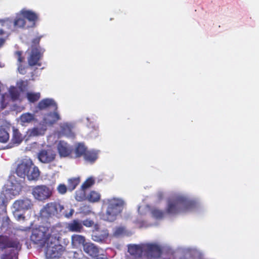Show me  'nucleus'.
<instances>
[{
  "label": "nucleus",
  "mask_w": 259,
  "mask_h": 259,
  "mask_svg": "<svg viewBox=\"0 0 259 259\" xmlns=\"http://www.w3.org/2000/svg\"><path fill=\"white\" fill-rule=\"evenodd\" d=\"M94 259H108V258L104 255H98L95 257Z\"/></svg>",
  "instance_id": "nucleus-48"
},
{
  "label": "nucleus",
  "mask_w": 259,
  "mask_h": 259,
  "mask_svg": "<svg viewBox=\"0 0 259 259\" xmlns=\"http://www.w3.org/2000/svg\"><path fill=\"white\" fill-rule=\"evenodd\" d=\"M83 158L85 161L93 163L98 158V154L94 151H89L87 150L83 156Z\"/></svg>",
  "instance_id": "nucleus-22"
},
{
  "label": "nucleus",
  "mask_w": 259,
  "mask_h": 259,
  "mask_svg": "<svg viewBox=\"0 0 259 259\" xmlns=\"http://www.w3.org/2000/svg\"><path fill=\"white\" fill-rule=\"evenodd\" d=\"M63 205L57 202H51L48 203L40 210V215L45 218L56 216L60 217L64 215L67 218L71 217L74 212V210L71 209L69 213L63 211Z\"/></svg>",
  "instance_id": "nucleus-3"
},
{
  "label": "nucleus",
  "mask_w": 259,
  "mask_h": 259,
  "mask_svg": "<svg viewBox=\"0 0 259 259\" xmlns=\"http://www.w3.org/2000/svg\"><path fill=\"white\" fill-rule=\"evenodd\" d=\"M80 183L79 178H72L68 181V189L72 191L74 190Z\"/></svg>",
  "instance_id": "nucleus-28"
},
{
  "label": "nucleus",
  "mask_w": 259,
  "mask_h": 259,
  "mask_svg": "<svg viewBox=\"0 0 259 259\" xmlns=\"http://www.w3.org/2000/svg\"><path fill=\"white\" fill-rule=\"evenodd\" d=\"M17 85L20 91L23 92L26 89L27 83V82H25L23 80H20L17 83Z\"/></svg>",
  "instance_id": "nucleus-42"
},
{
  "label": "nucleus",
  "mask_w": 259,
  "mask_h": 259,
  "mask_svg": "<svg viewBox=\"0 0 259 259\" xmlns=\"http://www.w3.org/2000/svg\"><path fill=\"white\" fill-rule=\"evenodd\" d=\"M26 97L31 103H34L39 100L40 98V93L39 92H27L26 94Z\"/></svg>",
  "instance_id": "nucleus-24"
},
{
  "label": "nucleus",
  "mask_w": 259,
  "mask_h": 259,
  "mask_svg": "<svg viewBox=\"0 0 259 259\" xmlns=\"http://www.w3.org/2000/svg\"><path fill=\"white\" fill-rule=\"evenodd\" d=\"M122 231V229H121V228H118V229H117V230H116V233H118L119 232H120V231Z\"/></svg>",
  "instance_id": "nucleus-51"
},
{
  "label": "nucleus",
  "mask_w": 259,
  "mask_h": 259,
  "mask_svg": "<svg viewBox=\"0 0 259 259\" xmlns=\"http://www.w3.org/2000/svg\"><path fill=\"white\" fill-rule=\"evenodd\" d=\"M48 116H50L52 119L49 121V123L53 124L60 119V116L57 110L54 111L53 112H50Z\"/></svg>",
  "instance_id": "nucleus-33"
},
{
  "label": "nucleus",
  "mask_w": 259,
  "mask_h": 259,
  "mask_svg": "<svg viewBox=\"0 0 259 259\" xmlns=\"http://www.w3.org/2000/svg\"><path fill=\"white\" fill-rule=\"evenodd\" d=\"M87 150V148L83 144H78L75 149V157H80L82 156H83Z\"/></svg>",
  "instance_id": "nucleus-25"
},
{
  "label": "nucleus",
  "mask_w": 259,
  "mask_h": 259,
  "mask_svg": "<svg viewBox=\"0 0 259 259\" xmlns=\"http://www.w3.org/2000/svg\"><path fill=\"white\" fill-rule=\"evenodd\" d=\"M32 194L35 199L39 201H44L49 198L52 192L49 187L46 185H37L32 189Z\"/></svg>",
  "instance_id": "nucleus-7"
},
{
  "label": "nucleus",
  "mask_w": 259,
  "mask_h": 259,
  "mask_svg": "<svg viewBox=\"0 0 259 259\" xmlns=\"http://www.w3.org/2000/svg\"><path fill=\"white\" fill-rule=\"evenodd\" d=\"M72 243L74 246H83L85 243V237L82 235L74 234L71 237Z\"/></svg>",
  "instance_id": "nucleus-20"
},
{
  "label": "nucleus",
  "mask_w": 259,
  "mask_h": 259,
  "mask_svg": "<svg viewBox=\"0 0 259 259\" xmlns=\"http://www.w3.org/2000/svg\"><path fill=\"white\" fill-rule=\"evenodd\" d=\"M3 84L2 83L0 82V96H1V102L2 103H3L4 100V98H5V96L4 94H2L1 93V92H2V88H3Z\"/></svg>",
  "instance_id": "nucleus-47"
},
{
  "label": "nucleus",
  "mask_w": 259,
  "mask_h": 259,
  "mask_svg": "<svg viewBox=\"0 0 259 259\" xmlns=\"http://www.w3.org/2000/svg\"><path fill=\"white\" fill-rule=\"evenodd\" d=\"M144 251L145 254H150L154 257H159L162 253V250L160 246L154 244L144 245Z\"/></svg>",
  "instance_id": "nucleus-13"
},
{
  "label": "nucleus",
  "mask_w": 259,
  "mask_h": 259,
  "mask_svg": "<svg viewBox=\"0 0 259 259\" xmlns=\"http://www.w3.org/2000/svg\"><path fill=\"white\" fill-rule=\"evenodd\" d=\"M82 225L87 227H91L94 225V222L90 219H86L82 221Z\"/></svg>",
  "instance_id": "nucleus-43"
},
{
  "label": "nucleus",
  "mask_w": 259,
  "mask_h": 259,
  "mask_svg": "<svg viewBox=\"0 0 259 259\" xmlns=\"http://www.w3.org/2000/svg\"><path fill=\"white\" fill-rule=\"evenodd\" d=\"M9 94L13 101L19 100L20 94L16 88L11 87L9 90Z\"/></svg>",
  "instance_id": "nucleus-29"
},
{
  "label": "nucleus",
  "mask_w": 259,
  "mask_h": 259,
  "mask_svg": "<svg viewBox=\"0 0 259 259\" xmlns=\"http://www.w3.org/2000/svg\"><path fill=\"white\" fill-rule=\"evenodd\" d=\"M94 183L95 181L94 179L92 178H89L82 184L81 185V189L82 190H85L91 187L94 184Z\"/></svg>",
  "instance_id": "nucleus-35"
},
{
  "label": "nucleus",
  "mask_w": 259,
  "mask_h": 259,
  "mask_svg": "<svg viewBox=\"0 0 259 259\" xmlns=\"http://www.w3.org/2000/svg\"><path fill=\"white\" fill-rule=\"evenodd\" d=\"M15 249H11L10 252L5 253L1 255V259H13L16 256Z\"/></svg>",
  "instance_id": "nucleus-37"
},
{
  "label": "nucleus",
  "mask_w": 259,
  "mask_h": 259,
  "mask_svg": "<svg viewBox=\"0 0 259 259\" xmlns=\"http://www.w3.org/2000/svg\"><path fill=\"white\" fill-rule=\"evenodd\" d=\"M94 228L97 231H98V230L99 229V227L98 224H95L94 225Z\"/></svg>",
  "instance_id": "nucleus-50"
},
{
  "label": "nucleus",
  "mask_w": 259,
  "mask_h": 259,
  "mask_svg": "<svg viewBox=\"0 0 259 259\" xmlns=\"http://www.w3.org/2000/svg\"><path fill=\"white\" fill-rule=\"evenodd\" d=\"M4 21L3 20H0V22H3Z\"/></svg>",
  "instance_id": "nucleus-53"
},
{
  "label": "nucleus",
  "mask_w": 259,
  "mask_h": 259,
  "mask_svg": "<svg viewBox=\"0 0 259 259\" xmlns=\"http://www.w3.org/2000/svg\"><path fill=\"white\" fill-rule=\"evenodd\" d=\"M5 34V31L2 29H0V48L3 46L5 42V39L4 37Z\"/></svg>",
  "instance_id": "nucleus-45"
},
{
  "label": "nucleus",
  "mask_w": 259,
  "mask_h": 259,
  "mask_svg": "<svg viewBox=\"0 0 259 259\" xmlns=\"http://www.w3.org/2000/svg\"><path fill=\"white\" fill-rule=\"evenodd\" d=\"M16 173L21 178L26 176L29 180H37L40 176L39 169L30 159H24L19 164Z\"/></svg>",
  "instance_id": "nucleus-2"
},
{
  "label": "nucleus",
  "mask_w": 259,
  "mask_h": 259,
  "mask_svg": "<svg viewBox=\"0 0 259 259\" xmlns=\"http://www.w3.org/2000/svg\"><path fill=\"white\" fill-rule=\"evenodd\" d=\"M179 259H192V257H188L186 256H183L179 258Z\"/></svg>",
  "instance_id": "nucleus-49"
},
{
  "label": "nucleus",
  "mask_w": 259,
  "mask_h": 259,
  "mask_svg": "<svg viewBox=\"0 0 259 259\" xmlns=\"http://www.w3.org/2000/svg\"><path fill=\"white\" fill-rule=\"evenodd\" d=\"M56 152L51 147L41 149L37 153V158L43 163H49L56 158Z\"/></svg>",
  "instance_id": "nucleus-9"
},
{
  "label": "nucleus",
  "mask_w": 259,
  "mask_h": 259,
  "mask_svg": "<svg viewBox=\"0 0 259 259\" xmlns=\"http://www.w3.org/2000/svg\"><path fill=\"white\" fill-rule=\"evenodd\" d=\"M7 204L4 194L0 193V209L6 211Z\"/></svg>",
  "instance_id": "nucleus-40"
},
{
  "label": "nucleus",
  "mask_w": 259,
  "mask_h": 259,
  "mask_svg": "<svg viewBox=\"0 0 259 259\" xmlns=\"http://www.w3.org/2000/svg\"><path fill=\"white\" fill-rule=\"evenodd\" d=\"M76 199L77 200H79V201H80L82 200V199L80 198V199H78L77 198V196L76 197Z\"/></svg>",
  "instance_id": "nucleus-52"
},
{
  "label": "nucleus",
  "mask_w": 259,
  "mask_h": 259,
  "mask_svg": "<svg viewBox=\"0 0 259 259\" xmlns=\"http://www.w3.org/2000/svg\"><path fill=\"white\" fill-rule=\"evenodd\" d=\"M12 223L10 218L8 217H6L4 218L3 220L1 228L6 229V230H7L9 228H10Z\"/></svg>",
  "instance_id": "nucleus-36"
},
{
  "label": "nucleus",
  "mask_w": 259,
  "mask_h": 259,
  "mask_svg": "<svg viewBox=\"0 0 259 259\" xmlns=\"http://www.w3.org/2000/svg\"><path fill=\"white\" fill-rule=\"evenodd\" d=\"M108 206L107 208L105 220L109 222H113L117 219L123 208L124 202L120 199L111 198L107 200Z\"/></svg>",
  "instance_id": "nucleus-4"
},
{
  "label": "nucleus",
  "mask_w": 259,
  "mask_h": 259,
  "mask_svg": "<svg viewBox=\"0 0 259 259\" xmlns=\"http://www.w3.org/2000/svg\"><path fill=\"white\" fill-rule=\"evenodd\" d=\"M34 119V114L28 112L22 114L20 117V121L23 123H30L33 121Z\"/></svg>",
  "instance_id": "nucleus-26"
},
{
  "label": "nucleus",
  "mask_w": 259,
  "mask_h": 259,
  "mask_svg": "<svg viewBox=\"0 0 259 259\" xmlns=\"http://www.w3.org/2000/svg\"><path fill=\"white\" fill-rule=\"evenodd\" d=\"M108 236V234L106 231H103V233L102 234L96 232L92 235V238L94 241L99 242L106 238Z\"/></svg>",
  "instance_id": "nucleus-30"
},
{
  "label": "nucleus",
  "mask_w": 259,
  "mask_h": 259,
  "mask_svg": "<svg viewBox=\"0 0 259 259\" xmlns=\"http://www.w3.org/2000/svg\"><path fill=\"white\" fill-rule=\"evenodd\" d=\"M194 206V202L182 195H176L167 200L165 212L169 214L175 215L185 212Z\"/></svg>",
  "instance_id": "nucleus-1"
},
{
  "label": "nucleus",
  "mask_w": 259,
  "mask_h": 259,
  "mask_svg": "<svg viewBox=\"0 0 259 259\" xmlns=\"http://www.w3.org/2000/svg\"><path fill=\"white\" fill-rule=\"evenodd\" d=\"M41 58V54L39 49L31 50L29 57L28 58V63L30 66L40 65L38 62Z\"/></svg>",
  "instance_id": "nucleus-15"
},
{
  "label": "nucleus",
  "mask_w": 259,
  "mask_h": 259,
  "mask_svg": "<svg viewBox=\"0 0 259 259\" xmlns=\"http://www.w3.org/2000/svg\"><path fill=\"white\" fill-rule=\"evenodd\" d=\"M100 198V194L95 191H91L87 196L88 201L93 203L98 202Z\"/></svg>",
  "instance_id": "nucleus-27"
},
{
  "label": "nucleus",
  "mask_w": 259,
  "mask_h": 259,
  "mask_svg": "<svg viewBox=\"0 0 259 259\" xmlns=\"http://www.w3.org/2000/svg\"><path fill=\"white\" fill-rule=\"evenodd\" d=\"M26 25L25 18L17 17L14 21V26L19 28H24Z\"/></svg>",
  "instance_id": "nucleus-34"
},
{
  "label": "nucleus",
  "mask_w": 259,
  "mask_h": 259,
  "mask_svg": "<svg viewBox=\"0 0 259 259\" xmlns=\"http://www.w3.org/2000/svg\"><path fill=\"white\" fill-rule=\"evenodd\" d=\"M151 213L152 216L156 219H161L163 218L164 214L162 210L156 208H153L151 211Z\"/></svg>",
  "instance_id": "nucleus-32"
},
{
  "label": "nucleus",
  "mask_w": 259,
  "mask_h": 259,
  "mask_svg": "<svg viewBox=\"0 0 259 259\" xmlns=\"http://www.w3.org/2000/svg\"><path fill=\"white\" fill-rule=\"evenodd\" d=\"M57 150L61 157L69 156L72 152V149L67 143L60 141L57 145Z\"/></svg>",
  "instance_id": "nucleus-14"
},
{
  "label": "nucleus",
  "mask_w": 259,
  "mask_h": 259,
  "mask_svg": "<svg viewBox=\"0 0 259 259\" xmlns=\"http://www.w3.org/2000/svg\"><path fill=\"white\" fill-rule=\"evenodd\" d=\"M41 36H37L33 38L31 42V48L32 49H39V44Z\"/></svg>",
  "instance_id": "nucleus-38"
},
{
  "label": "nucleus",
  "mask_w": 259,
  "mask_h": 259,
  "mask_svg": "<svg viewBox=\"0 0 259 259\" xmlns=\"http://www.w3.org/2000/svg\"><path fill=\"white\" fill-rule=\"evenodd\" d=\"M49 108H52L54 111L57 110V104L53 99H44L38 102L36 107V109L39 111L47 110Z\"/></svg>",
  "instance_id": "nucleus-11"
},
{
  "label": "nucleus",
  "mask_w": 259,
  "mask_h": 259,
  "mask_svg": "<svg viewBox=\"0 0 259 259\" xmlns=\"http://www.w3.org/2000/svg\"><path fill=\"white\" fill-rule=\"evenodd\" d=\"M128 251L135 259L142 258L143 254H145L144 245H130Z\"/></svg>",
  "instance_id": "nucleus-12"
},
{
  "label": "nucleus",
  "mask_w": 259,
  "mask_h": 259,
  "mask_svg": "<svg viewBox=\"0 0 259 259\" xmlns=\"http://www.w3.org/2000/svg\"><path fill=\"white\" fill-rule=\"evenodd\" d=\"M45 252L46 255L50 258L59 257L63 251V246L55 242H53L51 239H49L46 243Z\"/></svg>",
  "instance_id": "nucleus-8"
},
{
  "label": "nucleus",
  "mask_w": 259,
  "mask_h": 259,
  "mask_svg": "<svg viewBox=\"0 0 259 259\" xmlns=\"http://www.w3.org/2000/svg\"><path fill=\"white\" fill-rule=\"evenodd\" d=\"M83 250L93 257L97 256L99 253V249L92 243H85L83 245Z\"/></svg>",
  "instance_id": "nucleus-17"
},
{
  "label": "nucleus",
  "mask_w": 259,
  "mask_h": 259,
  "mask_svg": "<svg viewBox=\"0 0 259 259\" xmlns=\"http://www.w3.org/2000/svg\"><path fill=\"white\" fill-rule=\"evenodd\" d=\"M33 206V204L31 200L27 198L17 200L13 204V209H16L17 211L24 212L31 209Z\"/></svg>",
  "instance_id": "nucleus-10"
},
{
  "label": "nucleus",
  "mask_w": 259,
  "mask_h": 259,
  "mask_svg": "<svg viewBox=\"0 0 259 259\" xmlns=\"http://www.w3.org/2000/svg\"><path fill=\"white\" fill-rule=\"evenodd\" d=\"M23 137L19 130L14 127L13 128L12 141L14 144H20L23 141Z\"/></svg>",
  "instance_id": "nucleus-21"
},
{
  "label": "nucleus",
  "mask_w": 259,
  "mask_h": 259,
  "mask_svg": "<svg viewBox=\"0 0 259 259\" xmlns=\"http://www.w3.org/2000/svg\"><path fill=\"white\" fill-rule=\"evenodd\" d=\"M67 228L70 232H81L83 230V226L78 220H73L68 224Z\"/></svg>",
  "instance_id": "nucleus-18"
},
{
  "label": "nucleus",
  "mask_w": 259,
  "mask_h": 259,
  "mask_svg": "<svg viewBox=\"0 0 259 259\" xmlns=\"http://www.w3.org/2000/svg\"><path fill=\"white\" fill-rule=\"evenodd\" d=\"M26 67H24L22 65L20 64L18 66V69L20 73L22 74H25L26 73Z\"/></svg>",
  "instance_id": "nucleus-46"
},
{
  "label": "nucleus",
  "mask_w": 259,
  "mask_h": 259,
  "mask_svg": "<svg viewBox=\"0 0 259 259\" xmlns=\"http://www.w3.org/2000/svg\"><path fill=\"white\" fill-rule=\"evenodd\" d=\"M68 187L65 184H59L57 187V190L59 193L61 194H64L66 193Z\"/></svg>",
  "instance_id": "nucleus-41"
},
{
  "label": "nucleus",
  "mask_w": 259,
  "mask_h": 259,
  "mask_svg": "<svg viewBox=\"0 0 259 259\" xmlns=\"http://www.w3.org/2000/svg\"><path fill=\"white\" fill-rule=\"evenodd\" d=\"M12 248L17 251H19L21 248V245L18 239H14L7 235H0V250Z\"/></svg>",
  "instance_id": "nucleus-6"
},
{
  "label": "nucleus",
  "mask_w": 259,
  "mask_h": 259,
  "mask_svg": "<svg viewBox=\"0 0 259 259\" xmlns=\"http://www.w3.org/2000/svg\"><path fill=\"white\" fill-rule=\"evenodd\" d=\"M27 135L29 137H37L43 135L41 130L38 127H33L27 131Z\"/></svg>",
  "instance_id": "nucleus-31"
},
{
  "label": "nucleus",
  "mask_w": 259,
  "mask_h": 259,
  "mask_svg": "<svg viewBox=\"0 0 259 259\" xmlns=\"http://www.w3.org/2000/svg\"><path fill=\"white\" fill-rule=\"evenodd\" d=\"M20 211H17L16 209H14L13 211L14 216L18 221H24L25 220V217L23 214H20L19 213Z\"/></svg>",
  "instance_id": "nucleus-39"
},
{
  "label": "nucleus",
  "mask_w": 259,
  "mask_h": 259,
  "mask_svg": "<svg viewBox=\"0 0 259 259\" xmlns=\"http://www.w3.org/2000/svg\"><path fill=\"white\" fill-rule=\"evenodd\" d=\"M21 14L25 19H27L31 23V27L35 26V23L38 20L37 14L31 11L25 10H22L21 11Z\"/></svg>",
  "instance_id": "nucleus-16"
},
{
  "label": "nucleus",
  "mask_w": 259,
  "mask_h": 259,
  "mask_svg": "<svg viewBox=\"0 0 259 259\" xmlns=\"http://www.w3.org/2000/svg\"><path fill=\"white\" fill-rule=\"evenodd\" d=\"M22 53L21 51H18L15 52L16 57L19 63H21L24 61V58L22 57Z\"/></svg>",
  "instance_id": "nucleus-44"
},
{
  "label": "nucleus",
  "mask_w": 259,
  "mask_h": 259,
  "mask_svg": "<svg viewBox=\"0 0 259 259\" xmlns=\"http://www.w3.org/2000/svg\"><path fill=\"white\" fill-rule=\"evenodd\" d=\"M50 238V234L47 229L42 226L34 228L30 236L31 241L35 244L43 246Z\"/></svg>",
  "instance_id": "nucleus-5"
},
{
  "label": "nucleus",
  "mask_w": 259,
  "mask_h": 259,
  "mask_svg": "<svg viewBox=\"0 0 259 259\" xmlns=\"http://www.w3.org/2000/svg\"><path fill=\"white\" fill-rule=\"evenodd\" d=\"M61 133L67 136H71L72 135V126L67 122L61 123L60 124Z\"/></svg>",
  "instance_id": "nucleus-19"
},
{
  "label": "nucleus",
  "mask_w": 259,
  "mask_h": 259,
  "mask_svg": "<svg viewBox=\"0 0 259 259\" xmlns=\"http://www.w3.org/2000/svg\"><path fill=\"white\" fill-rule=\"evenodd\" d=\"M10 138L9 134L8 131V128L3 126H0V142L6 143H7Z\"/></svg>",
  "instance_id": "nucleus-23"
}]
</instances>
